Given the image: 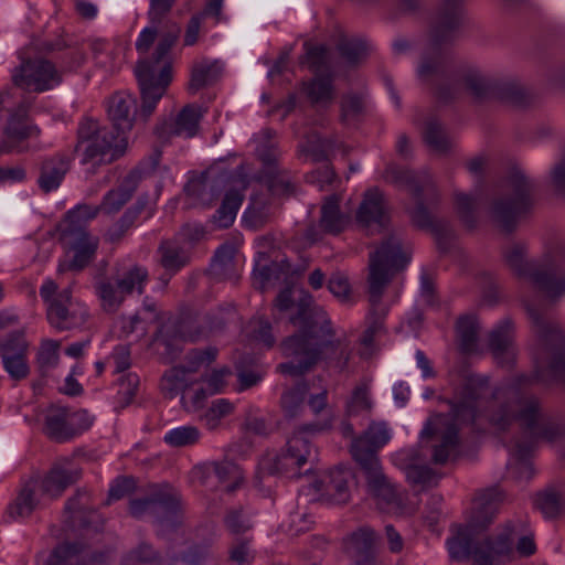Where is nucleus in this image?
I'll use <instances>...</instances> for the list:
<instances>
[{
  "instance_id": "1",
  "label": "nucleus",
  "mask_w": 565,
  "mask_h": 565,
  "mask_svg": "<svg viewBox=\"0 0 565 565\" xmlns=\"http://www.w3.org/2000/svg\"><path fill=\"white\" fill-rule=\"evenodd\" d=\"M463 20L462 0H444L429 30V47L418 67V76L427 81L437 76L444 81L437 87V97L443 102L454 99L462 84L470 94L479 99H493L497 79L477 70L454 72L448 68V54L444 47L458 36Z\"/></svg>"
},
{
  "instance_id": "2",
  "label": "nucleus",
  "mask_w": 565,
  "mask_h": 565,
  "mask_svg": "<svg viewBox=\"0 0 565 565\" xmlns=\"http://www.w3.org/2000/svg\"><path fill=\"white\" fill-rule=\"evenodd\" d=\"M490 422L500 430L513 423L529 434V441H518L514 456L519 460V478L531 479L533 468L527 461L539 440L553 443L565 435V424L545 417L542 399L534 391H493L490 403Z\"/></svg>"
},
{
  "instance_id": "3",
  "label": "nucleus",
  "mask_w": 565,
  "mask_h": 565,
  "mask_svg": "<svg viewBox=\"0 0 565 565\" xmlns=\"http://www.w3.org/2000/svg\"><path fill=\"white\" fill-rule=\"evenodd\" d=\"M312 305V296L303 290L295 301L291 287H285L275 299L274 307L281 312L296 306L297 312L290 317V323L300 327L297 333L281 342L284 354L291 358L277 366L281 374L300 376L317 363L326 349L334 348L331 322L323 320L320 323L316 319Z\"/></svg>"
},
{
  "instance_id": "4",
  "label": "nucleus",
  "mask_w": 565,
  "mask_h": 565,
  "mask_svg": "<svg viewBox=\"0 0 565 565\" xmlns=\"http://www.w3.org/2000/svg\"><path fill=\"white\" fill-rule=\"evenodd\" d=\"M502 501L503 493L497 486L479 494L468 523L457 525L455 534L447 540L451 559L462 562L472 557L473 565H494L499 558L512 553L513 541L510 526L495 536L489 535L481 541H475L493 522Z\"/></svg>"
},
{
  "instance_id": "5",
  "label": "nucleus",
  "mask_w": 565,
  "mask_h": 565,
  "mask_svg": "<svg viewBox=\"0 0 565 565\" xmlns=\"http://www.w3.org/2000/svg\"><path fill=\"white\" fill-rule=\"evenodd\" d=\"M409 257L403 250L402 239L391 235L382 242L380 247L370 254L369 274V302L367 328L360 338V355L363 359L372 356L375 335L384 329V321L388 307L382 302L384 290L391 282L394 274L406 267Z\"/></svg>"
},
{
  "instance_id": "6",
  "label": "nucleus",
  "mask_w": 565,
  "mask_h": 565,
  "mask_svg": "<svg viewBox=\"0 0 565 565\" xmlns=\"http://www.w3.org/2000/svg\"><path fill=\"white\" fill-rule=\"evenodd\" d=\"M524 306L536 338L532 349L535 372L533 375H520L518 385H565V332L548 316L545 306L530 300H524Z\"/></svg>"
},
{
  "instance_id": "7",
  "label": "nucleus",
  "mask_w": 565,
  "mask_h": 565,
  "mask_svg": "<svg viewBox=\"0 0 565 565\" xmlns=\"http://www.w3.org/2000/svg\"><path fill=\"white\" fill-rule=\"evenodd\" d=\"M330 428L331 418L300 426L280 454H266L259 459L254 478L255 487L259 490L270 488L266 481L276 476L299 478L302 469L305 475L311 472L318 462V450L309 436Z\"/></svg>"
},
{
  "instance_id": "8",
  "label": "nucleus",
  "mask_w": 565,
  "mask_h": 565,
  "mask_svg": "<svg viewBox=\"0 0 565 565\" xmlns=\"http://www.w3.org/2000/svg\"><path fill=\"white\" fill-rule=\"evenodd\" d=\"M391 435L384 422H372L350 446V452L365 482L366 492L379 504L393 505L398 502L394 483L385 475L379 451L390 441Z\"/></svg>"
},
{
  "instance_id": "9",
  "label": "nucleus",
  "mask_w": 565,
  "mask_h": 565,
  "mask_svg": "<svg viewBox=\"0 0 565 565\" xmlns=\"http://www.w3.org/2000/svg\"><path fill=\"white\" fill-rule=\"evenodd\" d=\"M162 24L151 58L139 61L135 67L141 97L139 116L143 121L153 114L172 81V65L167 57L181 34V28L171 20L163 21Z\"/></svg>"
},
{
  "instance_id": "10",
  "label": "nucleus",
  "mask_w": 565,
  "mask_h": 565,
  "mask_svg": "<svg viewBox=\"0 0 565 565\" xmlns=\"http://www.w3.org/2000/svg\"><path fill=\"white\" fill-rule=\"evenodd\" d=\"M385 179L411 191L415 200V207L409 211L412 221L419 228L431 231L437 237L439 248L446 250L452 230L448 222L434 218L428 211V207L439 201L436 185L429 179L419 180L414 171L394 164L386 168Z\"/></svg>"
},
{
  "instance_id": "11",
  "label": "nucleus",
  "mask_w": 565,
  "mask_h": 565,
  "mask_svg": "<svg viewBox=\"0 0 565 565\" xmlns=\"http://www.w3.org/2000/svg\"><path fill=\"white\" fill-rule=\"evenodd\" d=\"M534 182L523 171L513 170L505 181V191L491 200V220L505 233H512L534 206Z\"/></svg>"
},
{
  "instance_id": "12",
  "label": "nucleus",
  "mask_w": 565,
  "mask_h": 565,
  "mask_svg": "<svg viewBox=\"0 0 565 565\" xmlns=\"http://www.w3.org/2000/svg\"><path fill=\"white\" fill-rule=\"evenodd\" d=\"M129 513L136 519L151 516L159 537H167L183 525L181 497L168 483L152 486L146 497L130 500Z\"/></svg>"
},
{
  "instance_id": "13",
  "label": "nucleus",
  "mask_w": 565,
  "mask_h": 565,
  "mask_svg": "<svg viewBox=\"0 0 565 565\" xmlns=\"http://www.w3.org/2000/svg\"><path fill=\"white\" fill-rule=\"evenodd\" d=\"M502 255L504 263L516 277L529 280L550 299L565 295V276L554 262L529 260L527 247L521 242L511 244L503 249Z\"/></svg>"
},
{
  "instance_id": "14",
  "label": "nucleus",
  "mask_w": 565,
  "mask_h": 565,
  "mask_svg": "<svg viewBox=\"0 0 565 565\" xmlns=\"http://www.w3.org/2000/svg\"><path fill=\"white\" fill-rule=\"evenodd\" d=\"M127 147V136L100 127L96 120L85 119L78 126L76 150L83 154V164H109L122 157Z\"/></svg>"
},
{
  "instance_id": "15",
  "label": "nucleus",
  "mask_w": 565,
  "mask_h": 565,
  "mask_svg": "<svg viewBox=\"0 0 565 565\" xmlns=\"http://www.w3.org/2000/svg\"><path fill=\"white\" fill-rule=\"evenodd\" d=\"M40 296L46 305L47 321L55 330L79 329L87 322L88 310L86 306L73 301L71 287L60 290L57 284L47 278L40 287Z\"/></svg>"
},
{
  "instance_id": "16",
  "label": "nucleus",
  "mask_w": 565,
  "mask_h": 565,
  "mask_svg": "<svg viewBox=\"0 0 565 565\" xmlns=\"http://www.w3.org/2000/svg\"><path fill=\"white\" fill-rule=\"evenodd\" d=\"M32 106L33 98L24 95L17 106L8 110V120L0 139V156L26 151L28 147L23 146V142L40 136V128L29 121Z\"/></svg>"
},
{
  "instance_id": "17",
  "label": "nucleus",
  "mask_w": 565,
  "mask_h": 565,
  "mask_svg": "<svg viewBox=\"0 0 565 565\" xmlns=\"http://www.w3.org/2000/svg\"><path fill=\"white\" fill-rule=\"evenodd\" d=\"M62 79V72L55 64L42 57L25 60L12 72V82L15 86L34 93L53 89Z\"/></svg>"
},
{
  "instance_id": "18",
  "label": "nucleus",
  "mask_w": 565,
  "mask_h": 565,
  "mask_svg": "<svg viewBox=\"0 0 565 565\" xmlns=\"http://www.w3.org/2000/svg\"><path fill=\"white\" fill-rule=\"evenodd\" d=\"M161 151L154 150L148 158L139 162L116 188L109 190L103 198L100 207L105 214H115L131 199L143 177L152 174L159 167Z\"/></svg>"
},
{
  "instance_id": "19",
  "label": "nucleus",
  "mask_w": 565,
  "mask_h": 565,
  "mask_svg": "<svg viewBox=\"0 0 565 565\" xmlns=\"http://www.w3.org/2000/svg\"><path fill=\"white\" fill-rule=\"evenodd\" d=\"M515 327L511 318L500 320L489 332L488 345L497 364L511 367L516 358Z\"/></svg>"
},
{
  "instance_id": "20",
  "label": "nucleus",
  "mask_w": 565,
  "mask_h": 565,
  "mask_svg": "<svg viewBox=\"0 0 565 565\" xmlns=\"http://www.w3.org/2000/svg\"><path fill=\"white\" fill-rule=\"evenodd\" d=\"M217 350L206 348L204 350H192L189 353V366H172L162 375V388H189L195 381L193 375L199 366L206 362L211 363L216 359Z\"/></svg>"
},
{
  "instance_id": "21",
  "label": "nucleus",
  "mask_w": 565,
  "mask_h": 565,
  "mask_svg": "<svg viewBox=\"0 0 565 565\" xmlns=\"http://www.w3.org/2000/svg\"><path fill=\"white\" fill-rule=\"evenodd\" d=\"M353 480V473L350 469L337 467L331 469L323 479H317L312 482L316 491L321 492V497L333 504H345L350 501V483Z\"/></svg>"
},
{
  "instance_id": "22",
  "label": "nucleus",
  "mask_w": 565,
  "mask_h": 565,
  "mask_svg": "<svg viewBox=\"0 0 565 565\" xmlns=\"http://www.w3.org/2000/svg\"><path fill=\"white\" fill-rule=\"evenodd\" d=\"M107 114L113 129L119 135L127 136L132 129L137 110V99L128 92H117L107 100Z\"/></svg>"
},
{
  "instance_id": "23",
  "label": "nucleus",
  "mask_w": 565,
  "mask_h": 565,
  "mask_svg": "<svg viewBox=\"0 0 565 565\" xmlns=\"http://www.w3.org/2000/svg\"><path fill=\"white\" fill-rule=\"evenodd\" d=\"M64 245L74 252L70 263V269L82 270L94 258L98 247V238L92 236L87 231L62 230L61 234Z\"/></svg>"
},
{
  "instance_id": "24",
  "label": "nucleus",
  "mask_w": 565,
  "mask_h": 565,
  "mask_svg": "<svg viewBox=\"0 0 565 565\" xmlns=\"http://www.w3.org/2000/svg\"><path fill=\"white\" fill-rule=\"evenodd\" d=\"M397 459L401 461V468L405 470L408 482L424 488L437 486L439 476L430 467L419 463L422 458L418 450H403L397 455Z\"/></svg>"
},
{
  "instance_id": "25",
  "label": "nucleus",
  "mask_w": 565,
  "mask_h": 565,
  "mask_svg": "<svg viewBox=\"0 0 565 565\" xmlns=\"http://www.w3.org/2000/svg\"><path fill=\"white\" fill-rule=\"evenodd\" d=\"M39 170L38 185L43 193L47 194L60 188L70 170V160L62 153H55L44 158L40 162Z\"/></svg>"
},
{
  "instance_id": "26",
  "label": "nucleus",
  "mask_w": 565,
  "mask_h": 565,
  "mask_svg": "<svg viewBox=\"0 0 565 565\" xmlns=\"http://www.w3.org/2000/svg\"><path fill=\"white\" fill-rule=\"evenodd\" d=\"M356 221L364 227L376 226L381 230L386 223V210L383 193L376 189H370L365 192L364 198L356 212Z\"/></svg>"
},
{
  "instance_id": "27",
  "label": "nucleus",
  "mask_w": 565,
  "mask_h": 565,
  "mask_svg": "<svg viewBox=\"0 0 565 565\" xmlns=\"http://www.w3.org/2000/svg\"><path fill=\"white\" fill-rule=\"evenodd\" d=\"M377 535L370 526H361L343 540L347 554L355 561H367L376 556Z\"/></svg>"
},
{
  "instance_id": "28",
  "label": "nucleus",
  "mask_w": 565,
  "mask_h": 565,
  "mask_svg": "<svg viewBox=\"0 0 565 565\" xmlns=\"http://www.w3.org/2000/svg\"><path fill=\"white\" fill-rule=\"evenodd\" d=\"M89 495L85 490H77L65 504L64 511L70 514L72 522H77L83 529H94L97 531L102 525L100 515L97 511L88 507Z\"/></svg>"
},
{
  "instance_id": "29",
  "label": "nucleus",
  "mask_w": 565,
  "mask_h": 565,
  "mask_svg": "<svg viewBox=\"0 0 565 565\" xmlns=\"http://www.w3.org/2000/svg\"><path fill=\"white\" fill-rule=\"evenodd\" d=\"M79 478V469L67 468L63 465H54L43 478L41 488L43 493L51 498H57Z\"/></svg>"
},
{
  "instance_id": "30",
  "label": "nucleus",
  "mask_w": 565,
  "mask_h": 565,
  "mask_svg": "<svg viewBox=\"0 0 565 565\" xmlns=\"http://www.w3.org/2000/svg\"><path fill=\"white\" fill-rule=\"evenodd\" d=\"M223 68L217 61L203 58L192 64L188 92L195 94L199 90L214 85L222 76Z\"/></svg>"
},
{
  "instance_id": "31",
  "label": "nucleus",
  "mask_w": 565,
  "mask_h": 565,
  "mask_svg": "<svg viewBox=\"0 0 565 565\" xmlns=\"http://www.w3.org/2000/svg\"><path fill=\"white\" fill-rule=\"evenodd\" d=\"M159 264L170 274L175 275L190 263V254L177 239H164L158 247Z\"/></svg>"
},
{
  "instance_id": "32",
  "label": "nucleus",
  "mask_w": 565,
  "mask_h": 565,
  "mask_svg": "<svg viewBox=\"0 0 565 565\" xmlns=\"http://www.w3.org/2000/svg\"><path fill=\"white\" fill-rule=\"evenodd\" d=\"M209 273L215 280L237 281L238 274L235 267V249L233 246L224 244L216 249Z\"/></svg>"
},
{
  "instance_id": "33",
  "label": "nucleus",
  "mask_w": 565,
  "mask_h": 565,
  "mask_svg": "<svg viewBox=\"0 0 565 565\" xmlns=\"http://www.w3.org/2000/svg\"><path fill=\"white\" fill-rule=\"evenodd\" d=\"M94 290L100 302V308L106 313L117 312L126 299L125 292L116 281L108 278H98L94 282Z\"/></svg>"
},
{
  "instance_id": "34",
  "label": "nucleus",
  "mask_w": 565,
  "mask_h": 565,
  "mask_svg": "<svg viewBox=\"0 0 565 565\" xmlns=\"http://www.w3.org/2000/svg\"><path fill=\"white\" fill-rule=\"evenodd\" d=\"M260 181L276 196H289L295 192V181L291 173L279 167L260 171Z\"/></svg>"
},
{
  "instance_id": "35",
  "label": "nucleus",
  "mask_w": 565,
  "mask_h": 565,
  "mask_svg": "<svg viewBox=\"0 0 565 565\" xmlns=\"http://www.w3.org/2000/svg\"><path fill=\"white\" fill-rule=\"evenodd\" d=\"M457 342L459 350L465 354L477 351L480 326L476 316L466 315L457 320Z\"/></svg>"
},
{
  "instance_id": "36",
  "label": "nucleus",
  "mask_w": 565,
  "mask_h": 565,
  "mask_svg": "<svg viewBox=\"0 0 565 565\" xmlns=\"http://www.w3.org/2000/svg\"><path fill=\"white\" fill-rule=\"evenodd\" d=\"M149 280V274L146 267L134 264L125 268L122 271H117L115 281L125 295H131L137 291L138 295L145 292V287Z\"/></svg>"
},
{
  "instance_id": "37",
  "label": "nucleus",
  "mask_w": 565,
  "mask_h": 565,
  "mask_svg": "<svg viewBox=\"0 0 565 565\" xmlns=\"http://www.w3.org/2000/svg\"><path fill=\"white\" fill-rule=\"evenodd\" d=\"M479 391H461V395L448 401L455 420L473 423L479 412Z\"/></svg>"
},
{
  "instance_id": "38",
  "label": "nucleus",
  "mask_w": 565,
  "mask_h": 565,
  "mask_svg": "<svg viewBox=\"0 0 565 565\" xmlns=\"http://www.w3.org/2000/svg\"><path fill=\"white\" fill-rule=\"evenodd\" d=\"M45 434L57 443L67 441L73 438L70 430L68 409L54 407L45 416Z\"/></svg>"
},
{
  "instance_id": "39",
  "label": "nucleus",
  "mask_w": 565,
  "mask_h": 565,
  "mask_svg": "<svg viewBox=\"0 0 565 565\" xmlns=\"http://www.w3.org/2000/svg\"><path fill=\"white\" fill-rule=\"evenodd\" d=\"M290 271V264L286 260L270 262L269 264L256 263L253 271L254 285L260 291H264L269 284L279 281Z\"/></svg>"
},
{
  "instance_id": "40",
  "label": "nucleus",
  "mask_w": 565,
  "mask_h": 565,
  "mask_svg": "<svg viewBox=\"0 0 565 565\" xmlns=\"http://www.w3.org/2000/svg\"><path fill=\"white\" fill-rule=\"evenodd\" d=\"M243 201L244 194L242 191L235 189L228 190L224 195L221 206L213 215V223L220 228L230 227Z\"/></svg>"
},
{
  "instance_id": "41",
  "label": "nucleus",
  "mask_w": 565,
  "mask_h": 565,
  "mask_svg": "<svg viewBox=\"0 0 565 565\" xmlns=\"http://www.w3.org/2000/svg\"><path fill=\"white\" fill-rule=\"evenodd\" d=\"M347 223V217L340 211L338 196L334 194L328 196L321 207V228L326 233L335 235L344 230Z\"/></svg>"
},
{
  "instance_id": "42",
  "label": "nucleus",
  "mask_w": 565,
  "mask_h": 565,
  "mask_svg": "<svg viewBox=\"0 0 565 565\" xmlns=\"http://www.w3.org/2000/svg\"><path fill=\"white\" fill-rule=\"evenodd\" d=\"M148 205V195H141L134 205L126 210L121 217L107 231V237L111 243L118 242L125 233L135 224L142 211Z\"/></svg>"
},
{
  "instance_id": "43",
  "label": "nucleus",
  "mask_w": 565,
  "mask_h": 565,
  "mask_svg": "<svg viewBox=\"0 0 565 565\" xmlns=\"http://www.w3.org/2000/svg\"><path fill=\"white\" fill-rule=\"evenodd\" d=\"M223 524L231 535L239 537H243L244 534L254 527L252 514L242 505L226 509Z\"/></svg>"
},
{
  "instance_id": "44",
  "label": "nucleus",
  "mask_w": 565,
  "mask_h": 565,
  "mask_svg": "<svg viewBox=\"0 0 565 565\" xmlns=\"http://www.w3.org/2000/svg\"><path fill=\"white\" fill-rule=\"evenodd\" d=\"M202 115L200 108L194 105H188L177 116L171 130V136L192 138L196 135L199 122Z\"/></svg>"
},
{
  "instance_id": "45",
  "label": "nucleus",
  "mask_w": 565,
  "mask_h": 565,
  "mask_svg": "<svg viewBox=\"0 0 565 565\" xmlns=\"http://www.w3.org/2000/svg\"><path fill=\"white\" fill-rule=\"evenodd\" d=\"M38 504L35 488L32 482L25 483L19 491L15 500L7 509L8 515L15 520L31 515Z\"/></svg>"
},
{
  "instance_id": "46",
  "label": "nucleus",
  "mask_w": 565,
  "mask_h": 565,
  "mask_svg": "<svg viewBox=\"0 0 565 565\" xmlns=\"http://www.w3.org/2000/svg\"><path fill=\"white\" fill-rule=\"evenodd\" d=\"M275 136L276 131L270 128L263 129L260 132V141L256 147V153L263 162L262 170H270V168L274 169L279 167L278 159L280 152L278 150L277 142L274 140Z\"/></svg>"
},
{
  "instance_id": "47",
  "label": "nucleus",
  "mask_w": 565,
  "mask_h": 565,
  "mask_svg": "<svg viewBox=\"0 0 565 565\" xmlns=\"http://www.w3.org/2000/svg\"><path fill=\"white\" fill-rule=\"evenodd\" d=\"M270 212L267 200L262 196H252L243 213V222L247 228L258 230L269 220Z\"/></svg>"
},
{
  "instance_id": "48",
  "label": "nucleus",
  "mask_w": 565,
  "mask_h": 565,
  "mask_svg": "<svg viewBox=\"0 0 565 565\" xmlns=\"http://www.w3.org/2000/svg\"><path fill=\"white\" fill-rule=\"evenodd\" d=\"M211 467L218 481L226 483L225 491L227 493L234 492L244 480L242 469L231 460L215 461L211 463Z\"/></svg>"
},
{
  "instance_id": "49",
  "label": "nucleus",
  "mask_w": 565,
  "mask_h": 565,
  "mask_svg": "<svg viewBox=\"0 0 565 565\" xmlns=\"http://www.w3.org/2000/svg\"><path fill=\"white\" fill-rule=\"evenodd\" d=\"M493 99L522 106L526 103L527 96L524 87L518 81L498 78Z\"/></svg>"
},
{
  "instance_id": "50",
  "label": "nucleus",
  "mask_w": 565,
  "mask_h": 565,
  "mask_svg": "<svg viewBox=\"0 0 565 565\" xmlns=\"http://www.w3.org/2000/svg\"><path fill=\"white\" fill-rule=\"evenodd\" d=\"M424 141L437 152H446L450 148V140L439 120L435 117L427 119L423 131Z\"/></svg>"
},
{
  "instance_id": "51",
  "label": "nucleus",
  "mask_w": 565,
  "mask_h": 565,
  "mask_svg": "<svg viewBox=\"0 0 565 565\" xmlns=\"http://www.w3.org/2000/svg\"><path fill=\"white\" fill-rule=\"evenodd\" d=\"M102 212L99 205L79 204L70 210L65 216V224L63 230H86L88 221L95 218Z\"/></svg>"
},
{
  "instance_id": "52",
  "label": "nucleus",
  "mask_w": 565,
  "mask_h": 565,
  "mask_svg": "<svg viewBox=\"0 0 565 565\" xmlns=\"http://www.w3.org/2000/svg\"><path fill=\"white\" fill-rule=\"evenodd\" d=\"M154 340L163 344L167 349L172 350L177 343L183 340L181 332V322L177 319H163L160 323Z\"/></svg>"
},
{
  "instance_id": "53",
  "label": "nucleus",
  "mask_w": 565,
  "mask_h": 565,
  "mask_svg": "<svg viewBox=\"0 0 565 565\" xmlns=\"http://www.w3.org/2000/svg\"><path fill=\"white\" fill-rule=\"evenodd\" d=\"M458 445V428L456 424H449L441 435L439 445L433 448V461L437 465H443L448 460L451 448Z\"/></svg>"
},
{
  "instance_id": "54",
  "label": "nucleus",
  "mask_w": 565,
  "mask_h": 565,
  "mask_svg": "<svg viewBox=\"0 0 565 565\" xmlns=\"http://www.w3.org/2000/svg\"><path fill=\"white\" fill-rule=\"evenodd\" d=\"M58 348L60 342L55 340H45L41 343L36 354V365L42 375L58 364Z\"/></svg>"
},
{
  "instance_id": "55",
  "label": "nucleus",
  "mask_w": 565,
  "mask_h": 565,
  "mask_svg": "<svg viewBox=\"0 0 565 565\" xmlns=\"http://www.w3.org/2000/svg\"><path fill=\"white\" fill-rule=\"evenodd\" d=\"M306 92L312 103H330L333 98L331 76L315 77L307 84Z\"/></svg>"
},
{
  "instance_id": "56",
  "label": "nucleus",
  "mask_w": 565,
  "mask_h": 565,
  "mask_svg": "<svg viewBox=\"0 0 565 565\" xmlns=\"http://www.w3.org/2000/svg\"><path fill=\"white\" fill-rule=\"evenodd\" d=\"M534 504L545 518H555L561 511V495L554 488H546L536 493Z\"/></svg>"
},
{
  "instance_id": "57",
  "label": "nucleus",
  "mask_w": 565,
  "mask_h": 565,
  "mask_svg": "<svg viewBox=\"0 0 565 565\" xmlns=\"http://www.w3.org/2000/svg\"><path fill=\"white\" fill-rule=\"evenodd\" d=\"M235 405L226 398H217L211 403V406L202 415V419L210 430L215 429L222 418L234 412Z\"/></svg>"
},
{
  "instance_id": "58",
  "label": "nucleus",
  "mask_w": 565,
  "mask_h": 565,
  "mask_svg": "<svg viewBox=\"0 0 565 565\" xmlns=\"http://www.w3.org/2000/svg\"><path fill=\"white\" fill-rule=\"evenodd\" d=\"M164 441L172 447H186L196 444L200 431L195 426H181L168 431Z\"/></svg>"
},
{
  "instance_id": "59",
  "label": "nucleus",
  "mask_w": 565,
  "mask_h": 565,
  "mask_svg": "<svg viewBox=\"0 0 565 565\" xmlns=\"http://www.w3.org/2000/svg\"><path fill=\"white\" fill-rule=\"evenodd\" d=\"M306 391H285L280 397L281 411L286 418L298 417L305 409Z\"/></svg>"
},
{
  "instance_id": "60",
  "label": "nucleus",
  "mask_w": 565,
  "mask_h": 565,
  "mask_svg": "<svg viewBox=\"0 0 565 565\" xmlns=\"http://www.w3.org/2000/svg\"><path fill=\"white\" fill-rule=\"evenodd\" d=\"M45 565H87L79 559L77 550L73 544L57 545L46 559Z\"/></svg>"
},
{
  "instance_id": "61",
  "label": "nucleus",
  "mask_w": 565,
  "mask_h": 565,
  "mask_svg": "<svg viewBox=\"0 0 565 565\" xmlns=\"http://www.w3.org/2000/svg\"><path fill=\"white\" fill-rule=\"evenodd\" d=\"M29 344L23 330H14L0 340V355H26Z\"/></svg>"
},
{
  "instance_id": "62",
  "label": "nucleus",
  "mask_w": 565,
  "mask_h": 565,
  "mask_svg": "<svg viewBox=\"0 0 565 565\" xmlns=\"http://www.w3.org/2000/svg\"><path fill=\"white\" fill-rule=\"evenodd\" d=\"M372 405L373 403L367 391H353V394L347 402L345 415L349 418L356 416L366 417L371 413Z\"/></svg>"
},
{
  "instance_id": "63",
  "label": "nucleus",
  "mask_w": 565,
  "mask_h": 565,
  "mask_svg": "<svg viewBox=\"0 0 565 565\" xmlns=\"http://www.w3.org/2000/svg\"><path fill=\"white\" fill-rule=\"evenodd\" d=\"M2 365L13 381H21L30 373L26 355H2Z\"/></svg>"
},
{
  "instance_id": "64",
  "label": "nucleus",
  "mask_w": 565,
  "mask_h": 565,
  "mask_svg": "<svg viewBox=\"0 0 565 565\" xmlns=\"http://www.w3.org/2000/svg\"><path fill=\"white\" fill-rule=\"evenodd\" d=\"M212 556L211 546L207 543L193 544L180 555L183 565H205Z\"/></svg>"
}]
</instances>
